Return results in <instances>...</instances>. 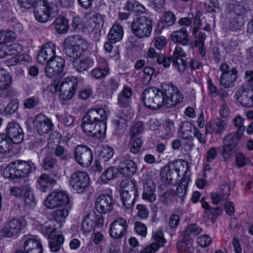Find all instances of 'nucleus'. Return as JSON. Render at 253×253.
Masks as SVG:
<instances>
[{
	"instance_id": "obj_15",
	"label": "nucleus",
	"mask_w": 253,
	"mask_h": 253,
	"mask_svg": "<svg viewBox=\"0 0 253 253\" xmlns=\"http://www.w3.org/2000/svg\"><path fill=\"white\" fill-rule=\"evenodd\" d=\"M74 157L76 161L84 167H89L93 160L92 151L85 145H78L76 148Z\"/></svg>"
},
{
	"instance_id": "obj_22",
	"label": "nucleus",
	"mask_w": 253,
	"mask_h": 253,
	"mask_svg": "<svg viewBox=\"0 0 253 253\" xmlns=\"http://www.w3.org/2000/svg\"><path fill=\"white\" fill-rule=\"evenodd\" d=\"M127 225L126 220L122 217L116 219L111 224L109 233L115 239L121 238L125 234Z\"/></svg>"
},
{
	"instance_id": "obj_19",
	"label": "nucleus",
	"mask_w": 253,
	"mask_h": 253,
	"mask_svg": "<svg viewBox=\"0 0 253 253\" xmlns=\"http://www.w3.org/2000/svg\"><path fill=\"white\" fill-rule=\"evenodd\" d=\"M114 203V200L111 195L103 194L96 199L95 208L100 213L105 214L112 210Z\"/></svg>"
},
{
	"instance_id": "obj_44",
	"label": "nucleus",
	"mask_w": 253,
	"mask_h": 253,
	"mask_svg": "<svg viewBox=\"0 0 253 253\" xmlns=\"http://www.w3.org/2000/svg\"><path fill=\"white\" fill-rule=\"evenodd\" d=\"M176 17L170 11L165 12L161 18V21L164 27L171 26L175 23Z\"/></svg>"
},
{
	"instance_id": "obj_41",
	"label": "nucleus",
	"mask_w": 253,
	"mask_h": 253,
	"mask_svg": "<svg viewBox=\"0 0 253 253\" xmlns=\"http://www.w3.org/2000/svg\"><path fill=\"white\" fill-rule=\"evenodd\" d=\"M246 18L245 16H235L230 21V28L233 31L240 30L243 27Z\"/></svg>"
},
{
	"instance_id": "obj_17",
	"label": "nucleus",
	"mask_w": 253,
	"mask_h": 253,
	"mask_svg": "<svg viewBox=\"0 0 253 253\" xmlns=\"http://www.w3.org/2000/svg\"><path fill=\"white\" fill-rule=\"evenodd\" d=\"M36 131L40 135H43L50 132L54 126L51 120L42 114L37 115L33 122Z\"/></svg>"
},
{
	"instance_id": "obj_2",
	"label": "nucleus",
	"mask_w": 253,
	"mask_h": 253,
	"mask_svg": "<svg viewBox=\"0 0 253 253\" xmlns=\"http://www.w3.org/2000/svg\"><path fill=\"white\" fill-rule=\"evenodd\" d=\"M106 119L107 114L104 109H90L83 117L81 127L88 136L100 138L106 132Z\"/></svg>"
},
{
	"instance_id": "obj_9",
	"label": "nucleus",
	"mask_w": 253,
	"mask_h": 253,
	"mask_svg": "<svg viewBox=\"0 0 253 253\" xmlns=\"http://www.w3.org/2000/svg\"><path fill=\"white\" fill-rule=\"evenodd\" d=\"M77 79L73 76L67 77L58 82L57 84L59 87V95L62 100L71 99L75 94L78 88Z\"/></svg>"
},
{
	"instance_id": "obj_31",
	"label": "nucleus",
	"mask_w": 253,
	"mask_h": 253,
	"mask_svg": "<svg viewBox=\"0 0 253 253\" xmlns=\"http://www.w3.org/2000/svg\"><path fill=\"white\" fill-rule=\"evenodd\" d=\"M124 36V30L120 24H115L110 28L107 38L112 42L116 43L121 41Z\"/></svg>"
},
{
	"instance_id": "obj_35",
	"label": "nucleus",
	"mask_w": 253,
	"mask_h": 253,
	"mask_svg": "<svg viewBox=\"0 0 253 253\" xmlns=\"http://www.w3.org/2000/svg\"><path fill=\"white\" fill-rule=\"evenodd\" d=\"M11 77L4 69H0V90L9 88L11 84Z\"/></svg>"
},
{
	"instance_id": "obj_5",
	"label": "nucleus",
	"mask_w": 253,
	"mask_h": 253,
	"mask_svg": "<svg viewBox=\"0 0 253 253\" xmlns=\"http://www.w3.org/2000/svg\"><path fill=\"white\" fill-rule=\"evenodd\" d=\"M183 161L181 160L170 162L168 166L164 167L161 172L162 181L165 183L175 184L180 177L181 170L187 169V166L184 168Z\"/></svg>"
},
{
	"instance_id": "obj_63",
	"label": "nucleus",
	"mask_w": 253,
	"mask_h": 253,
	"mask_svg": "<svg viewBox=\"0 0 253 253\" xmlns=\"http://www.w3.org/2000/svg\"><path fill=\"white\" fill-rule=\"evenodd\" d=\"M116 129L119 130L125 128L127 126V120L124 117H117L114 121Z\"/></svg>"
},
{
	"instance_id": "obj_24",
	"label": "nucleus",
	"mask_w": 253,
	"mask_h": 253,
	"mask_svg": "<svg viewBox=\"0 0 253 253\" xmlns=\"http://www.w3.org/2000/svg\"><path fill=\"white\" fill-rule=\"evenodd\" d=\"M15 253H42V248L40 240L34 237H27L24 243V251L18 250Z\"/></svg>"
},
{
	"instance_id": "obj_21",
	"label": "nucleus",
	"mask_w": 253,
	"mask_h": 253,
	"mask_svg": "<svg viewBox=\"0 0 253 253\" xmlns=\"http://www.w3.org/2000/svg\"><path fill=\"white\" fill-rule=\"evenodd\" d=\"M5 134L10 138L14 144H19L23 140V132L20 126L14 122H9L7 126Z\"/></svg>"
},
{
	"instance_id": "obj_20",
	"label": "nucleus",
	"mask_w": 253,
	"mask_h": 253,
	"mask_svg": "<svg viewBox=\"0 0 253 253\" xmlns=\"http://www.w3.org/2000/svg\"><path fill=\"white\" fill-rule=\"evenodd\" d=\"M56 47L54 44L48 42L44 44L39 50L37 55V60L41 64H47V62L52 60L56 55Z\"/></svg>"
},
{
	"instance_id": "obj_58",
	"label": "nucleus",
	"mask_w": 253,
	"mask_h": 253,
	"mask_svg": "<svg viewBox=\"0 0 253 253\" xmlns=\"http://www.w3.org/2000/svg\"><path fill=\"white\" fill-rule=\"evenodd\" d=\"M39 104V100L37 97H31L25 99L23 104L24 107L26 109H33L37 106Z\"/></svg>"
},
{
	"instance_id": "obj_13",
	"label": "nucleus",
	"mask_w": 253,
	"mask_h": 253,
	"mask_svg": "<svg viewBox=\"0 0 253 253\" xmlns=\"http://www.w3.org/2000/svg\"><path fill=\"white\" fill-rule=\"evenodd\" d=\"M69 184L77 193H82L89 186V176L85 172L78 171L74 172L70 177Z\"/></svg>"
},
{
	"instance_id": "obj_10",
	"label": "nucleus",
	"mask_w": 253,
	"mask_h": 253,
	"mask_svg": "<svg viewBox=\"0 0 253 253\" xmlns=\"http://www.w3.org/2000/svg\"><path fill=\"white\" fill-rule=\"evenodd\" d=\"M64 59L60 56H56L46 64L44 69L45 75L48 78L56 80L64 76Z\"/></svg>"
},
{
	"instance_id": "obj_33",
	"label": "nucleus",
	"mask_w": 253,
	"mask_h": 253,
	"mask_svg": "<svg viewBox=\"0 0 253 253\" xmlns=\"http://www.w3.org/2000/svg\"><path fill=\"white\" fill-rule=\"evenodd\" d=\"M174 42H179L182 45H186L188 42V32L185 28L173 32L171 36Z\"/></svg>"
},
{
	"instance_id": "obj_34",
	"label": "nucleus",
	"mask_w": 253,
	"mask_h": 253,
	"mask_svg": "<svg viewBox=\"0 0 253 253\" xmlns=\"http://www.w3.org/2000/svg\"><path fill=\"white\" fill-rule=\"evenodd\" d=\"M13 142L4 133H0V153L7 154L13 148Z\"/></svg>"
},
{
	"instance_id": "obj_61",
	"label": "nucleus",
	"mask_w": 253,
	"mask_h": 253,
	"mask_svg": "<svg viewBox=\"0 0 253 253\" xmlns=\"http://www.w3.org/2000/svg\"><path fill=\"white\" fill-rule=\"evenodd\" d=\"M59 119L61 121L62 123L67 126H71L74 121L73 116L67 113L60 116Z\"/></svg>"
},
{
	"instance_id": "obj_53",
	"label": "nucleus",
	"mask_w": 253,
	"mask_h": 253,
	"mask_svg": "<svg viewBox=\"0 0 253 253\" xmlns=\"http://www.w3.org/2000/svg\"><path fill=\"white\" fill-rule=\"evenodd\" d=\"M6 49L8 55H13L16 56L19 53H20L23 49L22 46L19 43H14L11 44L6 45Z\"/></svg>"
},
{
	"instance_id": "obj_23",
	"label": "nucleus",
	"mask_w": 253,
	"mask_h": 253,
	"mask_svg": "<svg viewBox=\"0 0 253 253\" xmlns=\"http://www.w3.org/2000/svg\"><path fill=\"white\" fill-rule=\"evenodd\" d=\"M227 126V121L220 119L208 122L205 126V134H221L225 131Z\"/></svg>"
},
{
	"instance_id": "obj_16",
	"label": "nucleus",
	"mask_w": 253,
	"mask_h": 253,
	"mask_svg": "<svg viewBox=\"0 0 253 253\" xmlns=\"http://www.w3.org/2000/svg\"><path fill=\"white\" fill-rule=\"evenodd\" d=\"M34 14L36 19L39 22L45 23L49 20L52 13H55L52 9L46 6L42 0H38L34 5Z\"/></svg>"
},
{
	"instance_id": "obj_11",
	"label": "nucleus",
	"mask_w": 253,
	"mask_h": 253,
	"mask_svg": "<svg viewBox=\"0 0 253 253\" xmlns=\"http://www.w3.org/2000/svg\"><path fill=\"white\" fill-rule=\"evenodd\" d=\"M44 205L50 209L70 206L68 195L62 191H56L49 195L45 200Z\"/></svg>"
},
{
	"instance_id": "obj_27",
	"label": "nucleus",
	"mask_w": 253,
	"mask_h": 253,
	"mask_svg": "<svg viewBox=\"0 0 253 253\" xmlns=\"http://www.w3.org/2000/svg\"><path fill=\"white\" fill-rule=\"evenodd\" d=\"M56 181L48 174L42 173L37 180V188L42 192L49 191L56 184Z\"/></svg>"
},
{
	"instance_id": "obj_51",
	"label": "nucleus",
	"mask_w": 253,
	"mask_h": 253,
	"mask_svg": "<svg viewBox=\"0 0 253 253\" xmlns=\"http://www.w3.org/2000/svg\"><path fill=\"white\" fill-rule=\"evenodd\" d=\"M234 11L236 14V16H245L246 18V14L249 13L250 9L244 2L241 1L235 4Z\"/></svg>"
},
{
	"instance_id": "obj_8",
	"label": "nucleus",
	"mask_w": 253,
	"mask_h": 253,
	"mask_svg": "<svg viewBox=\"0 0 253 253\" xmlns=\"http://www.w3.org/2000/svg\"><path fill=\"white\" fill-rule=\"evenodd\" d=\"M130 27L136 37L143 39L150 37L153 24L152 20L146 16H140L132 22Z\"/></svg>"
},
{
	"instance_id": "obj_43",
	"label": "nucleus",
	"mask_w": 253,
	"mask_h": 253,
	"mask_svg": "<svg viewBox=\"0 0 253 253\" xmlns=\"http://www.w3.org/2000/svg\"><path fill=\"white\" fill-rule=\"evenodd\" d=\"M54 154L61 161H67L71 157V153L68 149L61 145H57L54 148Z\"/></svg>"
},
{
	"instance_id": "obj_36",
	"label": "nucleus",
	"mask_w": 253,
	"mask_h": 253,
	"mask_svg": "<svg viewBox=\"0 0 253 253\" xmlns=\"http://www.w3.org/2000/svg\"><path fill=\"white\" fill-rule=\"evenodd\" d=\"M94 64V61L90 58L86 57L82 58L79 60L76 61L74 63V66L76 70L79 72L87 70Z\"/></svg>"
},
{
	"instance_id": "obj_4",
	"label": "nucleus",
	"mask_w": 253,
	"mask_h": 253,
	"mask_svg": "<svg viewBox=\"0 0 253 253\" xmlns=\"http://www.w3.org/2000/svg\"><path fill=\"white\" fill-rule=\"evenodd\" d=\"M186 56V53L180 47H176L172 55V59L164 56L163 54L157 56V63L162 64L165 68L170 66L172 62L173 66L180 73H183L185 70L187 64L182 58Z\"/></svg>"
},
{
	"instance_id": "obj_39",
	"label": "nucleus",
	"mask_w": 253,
	"mask_h": 253,
	"mask_svg": "<svg viewBox=\"0 0 253 253\" xmlns=\"http://www.w3.org/2000/svg\"><path fill=\"white\" fill-rule=\"evenodd\" d=\"M186 173V170H184V171L182 172V175L183 176V177L182 178L181 182L177 186L176 191V195L181 199H183L186 194L188 181L189 180L188 177H185Z\"/></svg>"
},
{
	"instance_id": "obj_7",
	"label": "nucleus",
	"mask_w": 253,
	"mask_h": 253,
	"mask_svg": "<svg viewBox=\"0 0 253 253\" xmlns=\"http://www.w3.org/2000/svg\"><path fill=\"white\" fill-rule=\"evenodd\" d=\"M125 185L120 192L123 206L126 209H131L135 203V198L138 196L136 183L132 180L124 181L121 186Z\"/></svg>"
},
{
	"instance_id": "obj_25",
	"label": "nucleus",
	"mask_w": 253,
	"mask_h": 253,
	"mask_svg": "<svg viewBox=\"0 0 253 253\" xmlns=\"http://www.w3.org/2000/svg\"><path fill=\"white\" fill-rule=\"evenodd\" d=\"M194 128L191 123L189 122H183L180 126L179 130H178V135L181 138L185 139L188 142L185 144V147H188V150H192L194 147V144L192 142L193 137L191 135L192 130Z\"/></svg>"
},
{
	"instance_id": "obj_47",
	"label": "nucleus",
	"mask_w": 253,
	"mask_h": 253,
	"mask_svg": "<svg viewBox=\"0 0 253 253\" xmlns=\"http://www.w3.org/2000/svg\"><path fill=\"white\" fill-rule=\"evenodd\" d=\"M16 36V34L12 31H0V45L14 40Z\"/></svg>"
},
{
	"instance_id": "obj_30",
	"label": "nucleus",
	"mask_w": 253,
	"mask_h": 253,
	"mask_svg": "<svg viewBox=\"0 0 253 253\" xmlns=\"http://www.w3.org/2000/svg\"><path fill=\"white\" fill-rule=\"evenodd\" d=\"M132 90L128 86H125L118 97V104L121 108L128 106L131 101Z\"/></svg>"
},
{
	"instance_id": "obj_50",
	"label": "nucleus",
	"mask_w": 253,
	"mask_h": 253,
	"mask_svg": "<svg viewBox=\"0 0 253 253\" xmlns=\"http://www.w3.org/2000/svg\"><path fill=\"white\" fill-rule=\"evenodd\" d=\"M142 144V141L140 137L130 138L129 142V152L134 154H137L139 151Z\"/></svg>"
},
{
	"instance_id": "obj_57",
	"label": "nucleus",
	"mask_w": 253,
	"mask_h": 253,
	"mask_svg": "<svg viewBox=\"0 0 253 253\" xmlns=\"http://www.w3.org/2000/svg\"><path fill=\"white\" fill-rule=\"evenodd\" d=\"M201 203L202 207L205 210L209 211L213 215L211 219H212L214 217L216 218V215L219 214V213L221 211V210L219 208H211L209 204L205 201L204 198H202L201 199Z\"/></svg>"
},
{
	"instance_id": "obj_29",
	"label": "nucleus",
	"mask_w": 253,
	"mask_h": 253,
	"mask_svg": "<svg viewBox=\"0 0 253 253\" xmlns=\"http://www.w3.org/2000/svg\"><path fill=\"white\" fill-rule=\"evenodd\" d=\"M237 72L234 67L229 72L222 73L220 79V84L226 88L231 87L237 80Z\"/></svg>"
},
{
	"instance_id": "obj_48",
	"label": "nucleus",
	"mask_w": 253,
	"mask_h": 253,
	"mask_svg": "<svg viewBox=\"0 0 253 253\" xmlns=\"http://www.w3.org/2000/svg\"><path fill=\"white\" fill-rule=\"evenodd\" d=\"M109 69L107 68L97 67L91 70L90 76L96 79H102L109 74Z\"/></svg>"
},
{
	"instance_id": "obj_62",
	"label": "nucleus",
	"mask_w": 253,
	"mask_h": 253,
	"mask_svg": "<svg viewBox=\"0 0 253 253\" xmlns=\"http://www.w3.org/2000/svg\"><path fill=\"white\" fill-rule=\"evenodd\" d=\"M160 248V246L158 243L152 242L141 251L140 253H155Z\"/></svg>"
},
{
	"instance_id": "obj_28",
	"label": "nucleus",
	"mask_w": 253,
	"mask_h": 253,
	"mask_svg": "<svg viewBox=\"0 0 253 253\" xmlns=\"http://www.w3.org/2000/svg\"><path fill=\"white\" fill-rule=\"evenodd\" d=\"M156 186L152 181H146L143 185L142 199L150 203H153L156 200L155 193Z\"/></svg>"
},
{
	"instance_id": "obj_40",
	"label": "nucleus",
	"mask_w": 253,
	"mask_h": 253,
	"mask_svg": "<svg viewBox=\"0 0 253 253\" xmlns=\"http://www.w3.org/2000/svg\"><path fill=\"white\" fill-rule=\"evenodd\" d=\"M119 170L118 168L110 167L107 169L101 176V180L105 183H107L116 177Z\"/></svg>"
},
{
	"instance_id": "obj_45",
	"label": "nucleus",
	"mask_w": 253,
	"mask_h": 253,
	"mask_svg": "<svg viewBox=\"0 0 253 253\" xmlns=\"http://www.w3.org/2000/svg\"><path fill=\"white\" fill-rule=\"evenodd\" d=\"M114 153V149L111 147H104L99 154L100 161L102 163L108 162L112 158Z\"/></svg>"
},
{
	"instance_id": "obj_3",
	"label": "nucleus",
	"mask_w": 253,
	"mask_h": 253,
	"mask_svg": "<svg viewBox=\"0 0 253 253\" xmlns=\"http://www.w3.org/2000/svg\"><path fill=\"white\" fill-rule=\"evenodd\" d=\"M36 169L35 164L31 161L16 160L6 167L3 170V176L9 179L25 177Z\"/></svg>"
},
{
	"instance_id": "obj_18",
	"label": "nucleus",
	"mask_w": 253,
	"mask_h": 253,
	"mask_svg": "<svg viewBox=\"0 0 253 253\" xmlns=\"http://www.w3.org/2000/svg\"><path fill=\"white\" fill-rule=\"evenodd\" d=\"M236 95L237 100L243 106L251 107L253 106V87L244 85L238 88Z\"/></svg>"
},
{
	"instance_id": "obj_59",
	"label": "nucleus",
	"mask_w": 253,
	"mask_h": 253,
	"mask_svg": "<svg viewBox=\"0 0 253 253\" xmlns=\"http://www.w3.org/2000/svg\"><path fill=\"white\" fill-rule=\"evenodd\" d=\"M243 118L241 116H236L233 121L234 125L236 127H238V129L236 133L242 135L243 131L245 129V127L243 126Z\"/></svg>"
},
{
	"instance_id": "obj_64",
	"label": "nucleus",
	"mask_w": 253,
	"mask_h": 253,
	"mask_svg": "<svg viewBox=\"0 0 253 253\" xmlns=\"http://www.w3.org/2000/svg\"><path fill=\"white\" fill-rule=\"evenodd\" d=\"M249 160L241 153L237 154L235 157L236 165L239 167H243L246 165Z\"/></svg>"
},
{
	"instance_id": "obj_49",
	"label": "nucleus",
	"mask_w": 253,
	"mask_h": 253,
	"mask_svg": "<svg viewBox=\"0 0 253 253\" xmlns=\"http://www.w3.org/2000/svg\"><path fill=\"white\" fill-rule=\"evenodd\" d=\"M174 132V123L169 120L166 121L164 129L163 130V138L169 139L172 137Z\"/></svg>"
},
{
	"instance_id": "obj_6",
	"label": "nucleus",
	"mask_w": 253,
	"mask_h": 253,
	"mask_svg": "<svg viewBox=\"0 0 253 253\" xmlns=\"http://www.w3.org/2000/svg\"><path fill=\"white\" fill-rule=\"evenodd\" d=\"M87 47L86 42L78 35L69 37L64 41V50L66 54L74 59L80 57Z\"/></svg>"
},
{
	"instance_id": "obj_38",
	"label": "nucleus",
	"mask_w": 253,
	"mask_h": 253,
	"mask_svg": "<svg viewBox=\"0 0 253 253\" xmlns=\"http://www.w3.org/2000/svg\"><path fill=\"white\" fill-rule=\"evenodd\" d=\"M54 24L56 31L59 34L67 32L69 28L67 19L63 16L57 17L54 21Z\"/></svg>"
},
{
	"instance_id": "obj_55",
	"label": "nucleus",
	"mask_w": 253,
	"mask_h": 253,
	"mask_svg": "<svg viewBox=\"0 0 253 253\" xmlns=\"http://www.w3.org/2000/svg\"><path fill=\"white\" fill-rule=\"evenodd\" d=\"M152 238L155 242L160 245V247H164V244L167 242L164 237V234L161 230H156L153 232Z\"/></svg>"
},
{
	"instance_id": "obj_32",
	"label": "nucleus",
	"mask_w": 253,
	"mask_h": 253,
	"mask_svg": "<svg viewBox=\"0 0 253 253\" xmlns=\"http://www.w3.org/2000/svg\"><path fill=\"white\" fill-rule=\"evenodd\" d=\"M23 199L24 202V206L27 209L34 208L36 205V198L33 190L29 187L24 189Z\"/></svg>"
},
{
	"instance_id": "obj_14",
	"label": "nucleus",
	"mask_w": 253,
	"mask_h": 253,
	"mask_svg": "<svg viewBox=\"0 0 253 253\" xmlns=\"http://www.w3.org/2000/svg\"><path fill=\"white\" fill-rule=\"evenodd\" d=\"M22 230V222L17 218H12L8 220L3 228L0 230V239L4 237H17Z\"/></svg>"
},
{
	"instance_id": "obj_37",
	"label": "nucleus",
	"mask_w": 253,
	"mask_h": 253,
	"mask_svg": "<svg viewBox=\"0 0 253 253\" xmlns=\"http://www.w3.org/2000/svg\"><path fill=\"white\" fill-rule=\"evenodd\" d=\"M64 238L62 235L58 234L49 239V246L52 252H57L63 244Z\"/></svg>"
},
{
	"instance_id": "obj_12",
	"label": "nucleus",
	"mask_w": 253,
	"mask_h": 253,
	"mask_svg": "<svg viewBox=\"0 0 253 253\" xmlns=\"http://www.w3.org/2000/svg\"><path fill=\"white\" fill-rule=\"evenodd\" d=\"M242 135L231 133L226 135L223 140L221 155L224 160H227L237 151V146Z\"/></svg>"
},
{
	"instance_id": "obj_52",
	"label": "nucleus",
	"mask_w": 253,
	"mask_h": 253,
	"mask_svg": "<svg viewBox=\"0 0 253 253\" xmlns=\"http://www.w3.org/2000/svg\"><path fill=\"white\" fill-rule=\"evenodd\" d=\"M144 130V126L141 122L135 123L130 128L129 136L130 138H137V136L142 133Z\"/></svg>"
},
{
	"instance_id": "obj_60",
	"label": "nucleus",
	"mask_w": 253,
	"mask_h": 253,
	"mask_svg": "<svg viewBox=\"0 0 253 253\" xmlns=\"http://www.w3.org/2000/svg\"><path fill=\"white\" fill-rule=\"evenodd\" d=\"M18 102L16 100H11L5 107L4 113L6 115H11L15 113L18 108Z\"/></svg>"
},
{
	"instance_id": "obj_42",
	"label": "nucleus",
	"mask_w": 253,
	"mask_h": 253,
	"mask_svg": "<svg viewBox=\"0 0 253 253\" xmlns=\"http://www.w3.org/2000/svg\"><path fill=\"white\" fill-rule=\"evenodd\" d=\"M42 166L45 170L55 169L58 167L57 160L51 156H46L42 160Z\"/></svg>"
},
{
	"instance_id": "obj_54",
	"label": "nucleus",
	"mask_w": 253,
	"mask_h": 253,
	"mask_svg": "<svg viewBox=\"0 0 253 253\" xmlns=\"http://www.w3.org/2000/svg\"><path fill=\"white\" fill-rule=\"evenodd\" d=\"M82 228L84 234L90 232L93 229V222L90 219L89 215H86L82 221Z\"/></svg>"
},
{
	"instance_id": "obj_1",
	"label": "nucleus",
	"mask_w": 253,
	"mask_h": 253,
	"mask_svg": "<svg viewBox=\"0 0 253 253\" xmlns=\"http://www.w3.org/2000/svg\"><path fill=\"white\" fill-rule=\"evenodd\" d=\"M183 97L178 88L171 84H165L162 89L155 87L145 89L142 93L144 105L152 110L160 109L162 106L166 108L174 107L183 101Z\"/></svg>"
},
{
	"instance_id": "obj_56",
	"label": "nucleus",
	"mask_w": 253,
	"mask_h": 253,
	"mask_svg": "<svg viewBox=\"0 0 253 253\" xmlns=\"http://www.w3.org/2000/svg\"><path fill=\"white\" fill-rule=\"evenodd\" d=\"M202 231V229L197 226L196 224H193L188 226L184 233V237H188L190 236L193 235L197 236L200 234Z\"/></svg>"
},
{
	"instance_id": "obj_46",
	"label": "nucleus",
	"mask_w": 253,
	"mask_h": 253,
	"mask_svg": "<svg viewBox=\"0 0 253 253\" xmlns=\"http://www.w3.org/2000/svg\"><path fill=\"white\" fill-rule=\"evenodd\" d=\"M59 209L54 211L53 216L57 222H61L65 220L68 215V206L58 207Z\"/></svg>"
},
{
	"instance_id": "obj_26",
	"label": "nucleus",
	"mask_w": 253,
	"mask_h": 253,
	"mask_svg": "<svg viewBox=\"0 0 253 253\" xmlns=\"http://www.w3.org/2000/svg\"><path fill=\"white\" fill-rule=\"evenodd\" d=\"M119 172L124 176L127 177L134 175L137 170V165L131 159L123 158L120 162Z\"/></svg>"
}]
</instances>
